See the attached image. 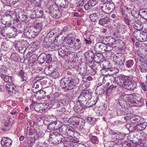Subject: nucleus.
<instances>
[{
    "label": "nucleus",
    "mask_w": 147,
    "mask_h": 147,
    "mask_svg": "<svg viewBox=\"0 0 147 147\" xmlns=\"http://www.w3.org/2000/svg\"><path fill=\"white\" fill-rule=\"evenodd\" d=\"M79 82V79L76 78L74 79L71 77H65L62 78L60 83V85L63 88H65L66 90L73 89Z\"/></svg>",
    "instance_id": "obj_1"
},
{
    "label": "nucleus",
    "mask_w": 147,
    "mask_h": 147,
    "mask_svg": "<svg viewBox=\"0 0 147 147\" xmlns=\"http://www.w3.org/2000/svg\"><path fill=\"white\" fill-rule=\"evenodd\" d=\"M100 7L102 12L106 14L112 11L115 7V4L111 0L107 1L106 2L101 4Z\"/></svg>",
    "instance_id": "obj_2"
},
{
    "label": "nucleus",
    "mask_w": 147,
    "mask_h": 147,
    "mask_svg": "<svg viewBox=\"0 0 147 147\" xmlns=\"http://www.w3.org/2000/svg\"><path fill=\"white\" fill-rule=\"evenodd\" d=\"M49 137V140L54 144H59L64 138L62 135L57 132L50 134Z\"/></svg>",
    "instance_id": "obj_3"
},
{
    "label": "nucleus",
    "mask_w": 147,
    "mask_h": 147,
    "mask_svg": "<svg viewBox=\"0 0 147 147\" xmlns=\"http://www.w3.org/2000/svg\"><path fill=\"white\" fill-rule=\"evenodd\" d=\"M91 93L88 91L84 92L78 97V101L80 104H81L83 107H85L88 99L91 98Z\"/></svg>",
    "instance_id": "obj_4"
},
{
    "label": "nucleus",
    "mask_w": 147,
    "mask_h": 147,
    "mask_svg": "<svg viewBox=\"0 0 147 147\" xmlns=\"http://www.w3.org/2000/svg\"><path fill=\"white\" fill-rule=\"evenodd\" d=\"M46 54L45 53H42L38 57L37 61H36V58L37 56L36 55L34 54L30 56V59L32 61L30 63L34 64H37V62H38L39 63H43L45 60V57Z\"/></svg>",
    "instance_id": "obj_5"
},
{
    "label": "nucleus",
    "mask_w": 147,
    "mask_h": 147,
    "mask_svg": "<svg viewBox=\"0 0 147 147\" xmlns=\"http://www.w3.org/2000/svg\"><path fill=\"white\" fill-rule=\"evenodd\" d=\"M24 34L26 37L29 38H34L37 35L33 29V26L25 28L24 30Z\"/></svg>",
    "instance_id": "obj_6"
},
{
    "label": "nucleus",
    "mask_w": 147,
    "mask_h": 147,
    "mask_svg": "<svg viewBox=\"0 0 147 147\" xmlns=\"http://www.w3.org/2000/svg\"><path fill=\"white\" fill-rule=\"evenodd\" d=\"M5 88L8 93L11 95H13V94H16L18 91L17 87L12 83L6 84Z\"/></svg>",
    "instance_id": "obj_7"
},
{
    "label": "nucleus",
    "mask_w": 147,
    "mask_h": 147,
    "mask_svg": "<svg viewBox=\"0 0 147 147\" xmlns=\"http://www.w3.org/2000/svg\"><path fill=\"white\" fill-rule=\"evenodd\" d=\"M30 9V10L32 12V14L31 15L30 17L31 18H41L42 17L43 15V11L42 10L39 11L38 7H36L34 8H31Z\"/></svg>",
    "instance_id": "obj_8"
},
{
    "label": "nucleus",
    "mask_w": 147,
    "mask_h": 147,
    "mask_svg": "<svg viewBox=\"0 0 147 147\" xmlns=\"http://www.w3.org/2000/svg\"><path fill=\"white\" fill-rule=\"evenodd\" d=\"M52 7H51L50 8V14L51 16L55 19H58L60 18L61 16V12L58 8H57V9H56Z\"/></svg>",
    "instance_id": "obj_9"
},
{
    "label": "nucleus",
    "mask_w": 147,
    "mask_h": 147,
    "mask_svg": "<svg viewBox=\"0 0 147 147\" xmlns=\"http://www.w3.org/2000/svg\"><path fill=\"white\" fill-rule=\"evenodd\" d=\"M137 86V83L135 82L129 81L127 79L125 82V84L123 86V88L128 90H132L136 88Z\"/></svg>",
    "instance_id": "obj_10"
},
{
    "label": "nucleus",
    "mask_w": 147,
    "mask_h": 147,
    "mask_svg": "<svg viewBox=\"0 0 147 147\" xmlns=\"http://www.w3.org/2000/svg\"><path fill=\"white\" fill-rule=\"evenodd\" d=\"M106 48V45L103 43L98 42L97 43L94 47L95 51L98 53L105 51Z\"/></svg>",
    "instance_id": "obj_11"
},
{
    "label": "nucleus",
    "mask_w": 147,
    "mask_h": 147,
    "mask_svg": "<svg viewBox=\"0 0 147 147\" xmlns=\"http://www.w3.org/2000/svg\"><path fill=\"white\" fill-rule=\"evenodd\" d=\"M85 56L88 63H94V55L91 51H88L85 53Z\"/></svg>",
    "instance_id": "obj_12"
},
{
    "label": "nucleus",
    "mask_w": 147,
    "mask_h": 147,
    "mask_svg": "<svg viewBox=\"0 0 147 147\" xmlns=\"http://www.w3.org/2000/svg\"><path fill=\"white\" fill-rule=\"evenodd\" d=\"M113 79L116 81L117 84L120 87L123 88V86L125 84V82L127 79V78L125 77L123 78V77L120 76L117 77L115 78L113 77Z\"/></svg>",
    "instance_id": "obj_13"
},
{
    "label": "nucleus",
    "mask_w": 147,
    "mask_h": 147,
    "mask_svg": "<svg viewBox=\"0 0 147 147\" xmlns=\"http://www.w3.org/2000/svg\"><path fill=\"white\" fill-rule=\"evenodd\" d=\"M70 67H69L70 68L73 69H76L78 71H79V73L84 74L86 73V70L84 67L83 68L81 67V65H69Z\"/></svg>",
    "instance_id": "obj_14"
},
{
    "label": "nucleus",
    "mask_w": 147,
    "mask_h": 147,
    "mask_svg": "<svg viewBox=\"0 0 147 147\" xmlns=\"http://www.w3.org/2000/svg\"><path fill=\"white\" fill-rule=\"evenodd\" d=\"M12 142L9 138L3 137L1 140V144L3 147H10Z\"/></svg>",
    "instance_id": "obj_15"
},
{
    "label": "nucleus",
    "mask_w": 147,
    "mask_h": 147,
    "mask_svg": "<svg viewBox=\"0 0 147 147\" xmlns=\"http://www.w3.org/2000/svg\"><path fill=\"white\" fill-rule=\"evenodd\" d=\"M34 92L35 93L34 95V97L38 99H41L46 96L45 92L41 90L38 89V90H34Z\"/></svg>",
    "instance_id": "obj_16"
},
{
    "label": "nucleus",
    "mask_w": 147,
    "mask_h": 147,
    "mask_svg": "<svg viewBox=\"0 0 147 147\" xmlns=\"http://www.w3.org/2000/svg\"><path fill=\"white\" fill-rule=\"evenodd\" d=\"M138 41L142 42L147 41V33L144 32H139L135 37Z\"/></svg>",
    "instance_id": "obj_17"
},
{
    "label": "nucleus",
    "mask_w": 147,
    "mask_h": 147,
    "mask_svg": "<svg viewBox=\"0 0 147 147\" xmlns=\"http://www.w3.org/2000/svg\"><path fill=\"white\" fill-rule=\"evenodd\" d=\"M69 50L68 48L66 46H63L59 49V55L61 57H63L66 55Z\"/></svg>",
    "instance_id": "obj_18"
},
{
    "label": "nucleus",
    "mask_w": 147,
    "mask_h": 147,
    "mask_svg": "<svg viewBox=\"0 0 147 147\" xmlns=\"http://www.w3.org/2000/svg\"><path fill=\"white\" fill-rule=\"evenodd\" d=\"M49 100L50 101H55L59 102H61V100L59 96V94L57 93L51 94L49 97Z\"/></svg>",
    "instance_id": "obj_19"
},
{
    "label": "nucleus",
    "mask_w": 147,
    "mask_h": 147,
    "mask_svg": "<svg viewBox=\"0 0 147 147\" xmlns=\"http://www.w3.org/2000/svg\"><path fill=\"white\" fill-rule=\"evenodd\" d=\"M97 0H89L84 5V7L86 10H88L96 4Z\"/></svg>",
    "instance_id": "obj_20"
},
{
    "label": "nucleus",
    "mask_w": 147,
    "mask_h": 147,
    "mask_svg": "<svg viewBox=\"0 0 147 147\" xmlns=\"http://www.w3.org/2000/svg\"><path fill=\"white\" fill-rule=\"evenodd\" d=\"M133 98V96L131 94H123L121 95L119 98V100L125 101V102L129 100H131V99Z\"/></svg>",
    "instance_id": "obj_21"
},
{
    "label": "nucleus",
    "mask_w": 147,
    "mask_h": 147,
    "mask_svg": "<svg viewBox=\"0 0 147 147\" xmlns=\"http://www.w3.org/2000/svg\"><path fill=\"white\" fill-rule=\"evenodd\" d=\"M86 108L84 107H83L81 104H76L75 105L74 107V109L75 112L78 114L83 113L84 111V110Z\"/></svg>",
    "instance_id": "obj_22"
},
{
    "label": "nucleus",
    "mask_w": 147,
    "mask_h": 147,
    "mask_svg": "<svg viewBox=\"0 0 147 147\" xmlns=\"http://www.w3.org/2000/svg\"><path fill=\"white\" fill-rule=\"evenodd\" d=\"M76 134V131L73 127H68V130L67 132H66V135L73 138L75 137V135Z\"/></svg>",
    "instance_id": "obj_23"
},
{
    "label": "nucleus",
    "mask_w": 147,
    "mask_h": 147,
    "mask_svg": "<svg viewBox=\"0 0 147 147\" xmlns=\"http://www.w3.org/2000/svg\"><path fill=\"white\" fill-rule=\"evenodd\" d=\"M134 28L138 30H141L143 29V25L142 23L139 21H136L133 24Z\"/></svg>",
    "instance_id": "obj_24"
},
{
    "label": "nucleus",
    "mask_w": 147,
    "mask_h": 147,
    "mask_svg": "<svg viewBox=\"0 0 147 147\" xmlns=\"http://www.w3.org/2000/svg\"><path fill=\"white\" fill-rule=\"evenodd\" d=\"M103 69L105 70L106 71L109 70L111 71H113V73H117L119 70L117 68L115 67L111 68L109 65H103L102 66Z\"/></svg>",
    "instance_id": "obj_25"
},
{
    "label": "nucleus",
    "mask_w": 147,
    "mask_h": 147,
    "mask_svg": "<svg viewBox=\"0 0 147 147\" xmlns=\"http://www.w3.org/2000/svg\"><path fill=\"white\" fill-rule=\"evenodd\" d=\"M54 70V68L53 67L52 65H50L45 68L44 70V72L46 75H51Z\"/></svg>",
    "instance_id": "obj_26"
},
{
    "label": "nucleus",
    "mask_w": 147,
    "mask_h": 147,
    "mask_svg": "<svg viewBox=\"0 0 147 147\" xmlns=\"http://www.w3.org/2000/svg\"><path fill=\"white\" fill-rule=\"evenodd\" d=\"M1 76L5 82L8 83L9 84L12 83L13 80L12 77L3 74H1Z\"/></svg>",
    "instance_id": "obj_27"
},
{
    "label": "nucleus",
    "mask_w": 147,
    "mask_h": 147,
    "mask_svg": "<svg viewBox=\"0 0 147 147\" xmlns=\"http://www.w3.org/2000/svg\"><path fill=\"white\" fill-rule=\"evenodd\" d=\"M42 23H38L35 24L34 26L33 27V28L35 32L38 34L42 30Z\"/></svg>",
    "instance_id": "obj_28"
},
{
    "label": "nucleus",
    "mask_w": 147,
    "mask_h": 147,
    "mask_svg": "<svg viewBox=\"0 0 147 147\" xmlns=\"http://www.w3.org/2000/svg\"><path fill=\"white\" fill-rule=\"evenodd\" d=\"M100 17L99 13H94L91 14L90 16V18L91 22H95L98 20V19Z\"/></svg>",
    "instance_id": "obj_29"
},
{
    "label": "nucleus",
    "mask_w": 147,
    "mask_h": 147,
    "mask_svg": "<svg viewBox=\"0 0 147 147\" xmlns=\"http://www.w3.org/2000/svg\"><path fill=\"white\" fill-rule=\"evenodd\" d=\"M81 45L82 43L80 40L79 38H77L76 41H74L73 48L76 50L79 49L81 47Z\"/></svg>",
    "instance_id": "obj_30"
},
{
    "label": "nucleus",
    "mask_w": 147,
    "mask_h": 147,
    "mask_svg": "<svg viewBox=\"0 0 147 147\" xmlns=\"http://www.w3.org/2000/svg\"><path fill=\"white\" fill-rule=\"evenodd\" d=\"M110 18L106 17L100 19L99 21V23L101 25L103 26L105 24H108L110 21Z\"/></svg>",
    "instance_id": "obj_31"
},
{
    "label": "nucleus",
    "mask_w": 147,
    "mask_h": 147,
    "mask_svg": "<svg viewBox=\"0 0 147 147\" xmlns=\"http://www.w3.org/2000/svg\"><path fill=\"white\" fill-rule=\"evenodd\" d=\"M98 100V96H97L96 98V99L94 100V103H92V102H91V101H89L88 100L87 102L86 103V105H85L84 108L86 109L87 108L91 107L92 106L96 104Z\"/></svg>",
    "instance_id": "obj_32"
},
{
    "label": "nucleus",
    "mask_w": 147,
    "mask_h": 147,
    "mask_svg": "<svg viewBox=\"0 0 147 147\" xmlns=\"http://www.w3.org/2000/svg\"><path fill=\"white\" fill-rule=\"evenodd\" d=\"M42 104V103L36 104L34 108L35 111L37 112L42 113L44 111V110L41 107Z\"/></svg>",
    "instance_id": "obj_33"
},
{
    "label": "nucleus",
    "mask_w": 147,
    "mask_h": 147,
    "mask_svg": "<svg viewBox=\"0 0 147 147\" xmlns=\"http://www.w3.org/2000/svg\"><path fill=\"white\" fill-rule=\"evenodd\" d=\"M102 58L103 55L100 53L94 55V62H95L96 63H100L101 59Z\"/></svg>",
    "instance_id": "obj_34"
},
{
    "label": "nucleus",
    "mask_w": 147,
    "mask_h": 147,
    "mask_svg": "<svg viewBox=\"0 0 147 147\" xmlns=\"http://www.w3.org/2000/svg\"><path fill=\"white\" fill-rule=\"evenodd\" d=\"M38 47V45L36 43H34L32 45L31 47L29 48V51L27 54V55H28V56H30L31 55V51L34 52L37 49Z\"/></svg>",
    "instance_id": "obj_35"
},
{
    "label": "nucleus",
    "mask_w": 147,
    "mask_h": 147,
    "mask_svg": "<svg viewBox=\"0 0 147 147\" xmlns=\"http://www.w3.org/2000/svg\"><path fill=\"white\" fill-rule=\"evenodd\" d=\"M68 129V127H67L66 125H63L59 127L57 129H56L57 130H59L60 132L66 134V132L67 131Z\"/></svg>",
    "instance_id": "obj_36"
},
{
    "label": "nucleus",
    "mask_w": 147,
    "mask_h": 147,
    "mask_svg": "<svg viewBox=\"0 0 147 147\" xmlns=\"http://www.w3.org/2000/svg\"><path fill=\"white\" fill-rule=\"evenodd\" d=\"M29 127H28V130L26 132V136L27 137H32L31 136L34 135H34H35L36 133V130L34 129H32L31 128L29 129L28 131V128Z\"/></svg>",
    "instance_id": "obj_37"
},
{
    "label": "nucleus",
    "mask_w": 147,
    "mask_h": 147,
    "mask_svg": "<svg viewBox=\"0 0 147 147\" xmlns=\"http://www.w3.org/2000/svg\"><path fill=\"white\" fill-rule=\"evenodd\" d=\"M113 61L115 64H123L120 58L116 56H114L113 57Z\"/></svg>",
    "instance_id": "obj_38"
},
{
    "label": "nucleus",
    "mask_w": 147,
    "mask_h": 147,
    "mask_svg": "<svg viewBox=\"0 0 147 147\" xmlns=\"http://www.w3.org/2000/svg\"><path fill=\"white\" fill-rule=\"evenodd\" d=\"M122 17L125 23L127 25L129 26L130 24V22L131 21L129 19L130 18L129 15L127 14L122 16Z\"/></svg>",
    "instance_id": "obj_39"
},
{
    "label": "nucleus",
    "mask_w": 147,
    "mask_h": 147,
    "mask_svg": "<svg viewBox=\"0 0 147 147\" xmlns=\"http://www.w3.org/2000/svg\"><path fill=\"white\" fill-rule=\"evenodd\" d=\"M45 135V133L42 131H36V133L35 135H34V138L35 139L37 140L39 138H41L43 136Z\"/></svg>",
    "instance_id": "obj_40"
},
{
    "label": "nucleus",
    "mask_w": 147,
    "mask_h": 147,
    "mask_svg": "<svg viewBox=\"0 0 147 147\" xmlns=\"http://www.w3.org/2000/svg\"><path fill=\"white\" fill-rule=\"evenodd\" d=\"M131 13L132 15L136 18H138L140 15V12L135 8L133 9Z\"/></svg>",
    "instance_id": "obj_41"
},
{
    "label": "nucleus",
    "mask_w": 147,
    "mask_h": 147,
    "mask_svg": "<svg viewBox=\"0 0 147 147\" xmlns=\"http://www.w3.org/2000/svg\"><path fill=\"white\" fill-rule=\"evenodd\" d=\"M136 126L140 127L142 129H144L147 126V123L145 122L141 123L139 122V123H136Z\"/></svg>",
    "instance_id": "obj_42"
},
{
    "label": "nucleus",
    "mask_w": 147,
    "mask_h": 147,
    "mask_svg": "<svg viewBox=\"0 0 147 147\" xmlns=\"http://www.w3.org/2000/svg\"><path fill=\"white\" fill-rule=\"evenodd\" d=\"M143 53V50L142 49H138L137 51V54L138 55V57H139V59L140 60H141L140 58H143L145 57L144 54Z\"/></svg>",
    "instance_id": "obj_43"
},
{
    "label": "nucleus",
    "mask_w": 147,
    "mask_h": 147,
    "mask_svg": "<svg viewBox=\"0 0 147 147\" xmlns=\"http://www.w3.org/2000/svg\"><path fill=\"white\" fill-rule=\"evenodd\" d=\"M75 55V53L74 52L69 50L68 53L67 54L66 56L67 57L68 59L70 60L74 57Z\"/></svg>",
    "instance_id": "obj_44"
},
{
    "label": "nucleus",
    "mask_w": 147,
    "mask_h": 147,
    "mask_svg": "<svg viewBox=\"0 0 147 147\" xmlns=\"http://www.w3.org/2000/svg\"><path fill=\"white\" fill-rule=\"evenodd\" d=\"M65 111V108H59L56 111V113L58 116H59L64 114V113Z\"/></svg>",
    "instance_id": "obj_45"
},
{
    "label": "nucleus",
    "mask_w": 147,
    "mask_h": 147,
    "mask_svg": "<svg viewBox=\"0 0 147 147\" xmlns=\"http://www.w3.org/2000/svg\"><path fill=\"white\" fill-rule=\"evenodd\" d=\"M25 73L23 69L20 71L19 74V76L21 78L22 81H24L26 80L27 77L25 76Z\"/></svg>",
    "instance_id": "obj_46"
},
{
    "label": "nucleus",
    "mask_w": 147,
    "mask_h": 147,
    "mask_svg": "<svg viewBox=\"0 0 147 147\" xmlns=\"http://www.w3.org/2000/svg\"><path fill=\"white\" fill-rule=\"evenodd\" d=\"M87 122L90 124L94 123L96 120V119L94 117H88L86 118Z\"/></svg>",
    "instance_id": "obj_47"
},
{
    "label": "nucleus",
    "mask_w": 147,
    "mask_h": 147,
    "mask_svg": "<svg viewBox=\"0 0 147 147\" xmlns=\"http://www.w3.org/2000/svg\"><path fill=\"white\" fill-rule=\"evenodd\" d=\"M52 55L50 54H48L46 55L45 60L46 63H51L52 61Z\"/></svg>",
    "instance_id": "obj_48"
},
{
    "label": "nucleus",
    "mask_w": 147,
    "mask_h": 147,
    "mask_svg": "<svg viewBox=\"0 0 147 147\" xmlns=\"http://www.w3.org/2000/svg\"><path fill=\"white\" fill-rule=\"evenodd\" d=\"M56 122L51 123H49L47 126V129L50 130H53L55 129Z\"/></svg>",
    "instance_id": "obj_49"
},
{
    "label": "nucleus",
    "mask_w": 147,
    "mask_h": 147,
    "mask_svg": "<svg viewBox=\"0 0 147 147\" xmlns=\"http://www.w3.org/2000/svg\"><path fill=\"white\" fill-rule=\"evenodd\" d=\"M78 118L74 117L72 118H71L69 119V122L73 121V122L71 124L73 125H78L79 124V121H78Z\"/></svg>",
    "instance_id": "obj_50"
},
{
    "label": "nucleus",
    "mask_w": 147,
    "mask_h": 147,
    "mask_svg": "<svg viewBox=\"0 0 147 147\" xmlns=\"http://www.w3.org/2000/svg\"><path fill=\"white\" fill-rule=\"evenodd\" d=\"M18 55L17 53L12 54L10 58L11 60L14 61H16L18 58Z\"/></svg>",
    "instance_id": "obj_51"
},
{
    "label": "nucleus",
    "mask_w": 147,
    "mask_h": 147,
    "mask_svg": "<svg viewBox=\"0 0 147 147\" xmlns=\"http://www.w3.org/2000/svg\"><path fill=\"white\" fill-rule=\"evenodd\" d=\"M132 95L133 96V98H135L136 101H139V100H141V99H142V96L138 94H132Z\"/></svg>",
    "instance_id": "obj_52"
},
{
    "label": "nucleus",
    "mask_w": 147,
    "mask_h": 147,
    "mask_svg": "<svg viewBox=\"0 0 147 147\" xmlns=\"http://www.w3.org/2000/svg\"><path fill=\"white\" fill-rule=\"evenodd\" d=\"M140 117L138 116L136 117H133L132 118V121L131 122L134 124V125L136 126V123H139L140 121Z\"/></svg>",
    "instance_id": "obj_53"
},
{
    "label": "nucleus",
    "mask_w": 147,
    "mask_h": 147,
    "mask_svg": "<svg viewBox=\"0 0 147 147\" xmlns=\"http://www.w3.org/2000/svg\"><path fill=\"white\" fill-rule=\"evenodd\" d=\"M41 79H39V78H37L33 80L32 81V82L34 84H38V85L39 86H41Z\"/></svg>",
    "instance_id": "obj_54"
},
{
    "label": "nucleus",
    "mask_w": 147,
    "mask_h": 147,
    "mask_svg": "<svg viewBox=\"0 0 147 147\" xmlns=\"http://www.w3.org/2000/svg\"><path fill=\"white\" fill-rule=\"evenodd\" d=\"M61 3L60 4V6L63 8H66L68 6V3L65 0H61Z\"/></svg>",
    "instance_id": "obj_55"
},
{
    "label": "nucleus",
    "mask_w": 147,
    "mask_h": 147,
    "mask_svg": "<svg viewBox=\"0 0 147 147\" xmlns=\"http://www.w3.org/2000/svg\"><path fill=\"white\" fill-rule=\"evenodd\" d=\"M14 47L15 48L16 50L18 49L19 48L22 46V43L21 42L19 41L15 42L13 45Z\"/></svg>",
    "instance_id": "obj_56"
},
{
    "label": "nucleus",
    "mask_w": 147,
    "mask_h": 147,
    "mask_svg": "<svg viewBox=\"0 0 147 147\" xmlns=\"http://www.w3.org/2000/svg\"><path fill=\"white\" fill-rule=\"evenodd\" d=\"M51 76L54 78L56 79L59 76V74L57 71H54L51 74Z\"/></svg>",
    "instance_id": "obj_57"
},
{
    "label": "nucleus",
    "mask_w": 147,
    "mask_h": 147,
    "mask_svg": "<svg viewBox=\"0 0 147 147\" xmlns=\"http://www.w3.org/2000/svg\"><path fill=\"white\" fill-rule=\"evenodd\" d=\"M27 140V143L29 144H30L31 145H33V144L34 143L35 141V138H32V137H28Z\"/></svg>",
    "instance_id": "obj_58"
},
{
    "label": "nucleus",
    "mask_w": 147,
    "mask_h": 147,
    "mask_svg": "<svg viewBox=\"0 0 147 147\" xmlns=\"http://www.w3.org/2000/svg\"><path fill=\"white\" fill-rule=\"evenodd\" d=\"M91 141L94 144L97 143L98 142V138L95 136H92L91 138Z\"/></svg>",
    "instance_id": "obj_59"
},
{
    "label": "nucleus",
    "mask_w": 147,
    "mask_h": 147,
    "mask_svg": "<svg viewBox=\"0 0 147 147\" xmlns=\"http://www.w3.org/2000/svg\"><path fill=\"white\" fill-rule=\"evenodd\" d=\"M6 67L3 65H0V73L1 74L5 73Z\"/></svg>",
    "instance_id": "obj_60"
},
{
    "label": "nucleus",
    "mask_w": 147,
    "mask_h": 147,
    "mask_svg": "<svg viewBox=\"0 0 147 147\" xmlns=\"http://www.w3.org/2000/svg\"><path fill=\"white\" fill-rule=\"evenodd\" d=\"M74 40L73 39H69L66 41V43L73 47L74 44Z\"/></svg>",
    "instance_id": "obj_61"
},
{
    "label": "nucleus",
    "mask_w": 147,
    "mask_h": 147,
    "mask_svg": "<svg viewBox=\"0 0 147 147\" xmlns=\"http://www.w3.org/2000/svg\"><path fill=\"white\" fill-rule=\"evenodd\" d=\"M29 1L28 3L26 2L27 5L28 7L31 8L32 7V3H34L36 0H28Z\"/></svg>",
    "instance_id": "obj_62"
},
{
    "label": "nucleus",
    "mask_w": 147,
    "mask_h": 147,
    "mask_svg": "<svg viewBox=\"0 0 147 147\" xmlns=\"http://www.w3.org/2000/svg\"><path fill=\"white\" fill-rule=\"evenodd\" d=\"M28 126L30 125L32 127H33L37 125V123L33 121H29L27 123Z\"/></svg>",
    "instance_id": "obj_63"
},
{
    "label": "nucleus",
    "mask_w": 147,
    "mask_h": 147,
    "mask_svg": "<svg viewBox=\"0 0 147 147\" xmlns=\"http://www.w3.org/2000/svg\"><path fill=\"white\" fill-rule=\"evenodd\" d=\"M84 41H85L86 44L87 45H89L91 44L92 42V40L90 38H85L84 39Z\"/></svg>",
    "instance_id": "obj_64"
}]
</instances>
